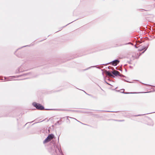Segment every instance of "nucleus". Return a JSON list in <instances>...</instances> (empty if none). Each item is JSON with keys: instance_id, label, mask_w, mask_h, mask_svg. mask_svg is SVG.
<instances>
[{"instance_id": "1", "label": "nucleus", "mask_w": 155, "mask_h": 155, "mask_svg": "<svg viewBox=\"0 0 155 155\" xmlns=\"http://www.w3.org/2000/svg\"><path fill=\"white\" fill-rule=\"evenodd\" d=\"M54 136L53 134H49L45 140L44 143H45L49 141L53 138Z\"/></svg>"}, {"instance_id": "2", "label": "nucleus", "mask_w": 155, "mask_h": 155, "mask_svg": "<svg viewBox=\"0 0 155 155\" xmlns=\"http://www.w3.org/2000/svg\"><path fill=\"white\" fill-rule=\"evenodd\" d=\"M33 105L37 109L39 110H42L44 109V107L41 105L39 104H37L36 103H33Z\"/></svg>"}, {"instance_id": "3", "label": "nucleus", "mask_w": 155, "mask_h": 155, "mask_svg": "<svg viewBox=\"0 0 155 155\" xmlns=\"http://www.w3.org/2000/svg\"><path fill=\"white\" fill-rule=\"evenodd\" d=\"M56 151L58 154V155H64L62 152L61 149L60 148H58V151L56 150Z\"/></svg>"}, {"instance_id": "4", "label": "nucleus", "mask_w": 155, "mask_h": 155, "mask_svg": "<svg viewBox=\"0 0 155 155\" xmlns=\"http://www.w3.org/2000/svg\"><path fill=\"white\" fill-rule=\"evenodd\" d=\"M119 61L117 60L113 61L111 63L112 65L114 66H116L119 63Z\"/></svg>"}, {"instance_id": "5", "label": "nucleus", "mask_w": 155, "mask_h": 155, "mask_svg": "<svg viewBox=\"0 0 155 155\" xmlns=\"http://www.w3.org/2000/svg\"><path fill=\"white\" fill-rule=\"evenodd\" d=\"M112 73L116 76H120V73L118 71L115 70L114 71L112 72Z\"/></svg>"}, {"instance_id": "6", "label": "nucleus", "mask_w": 155, "mask_h": 155, "mask_svg": "<svg viewBox=\"0 0 155 155\" xmlns=\"http://www.w3.org/2000/svg\"><path fill=\"white\" fill-rule=\"evenodd\" d=\"M107 74L108 76H113V75H112V73L109 72H107Z\"/></svg>"}, {"instance_id": "7", "label": "nucleus", "mask_w": 155, "mask_h": 155, "mask_svg": "<svg viewBox=\"0 0 155 155\" xmlns=\"http://www.w3.org/2000/svg\"><path fill=\"white\" fill-rule=\"evenodd\" d=\"M12 78V79H13V78Z\"/></svg>"}]
</instances>
